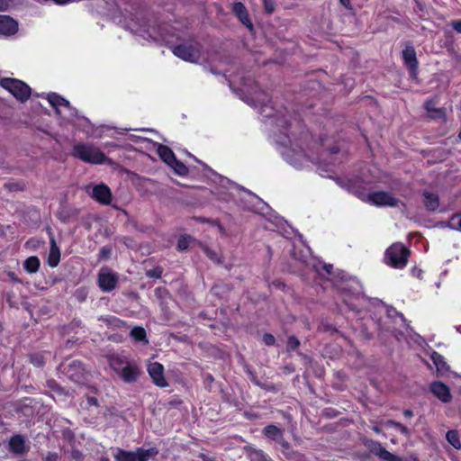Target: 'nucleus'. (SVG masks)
Wrapping results in <instances>:
<instances>
[{
    "mask_svg": "<svg viewBox=\"0 0 461 461\" xmlns=\"http://www.w3.org/2000/svg\"><path fill=\"white\" fill-rule=\"evenodd\" d=\"M263 434L271 440L277 441L282 438L283 430L276 425H267L263 429Z\"/></svg>",
    "mask_w": 461,
    "mask_h": 461,
    "instance_id": "27",
    "label": "nucleus"
},
{
    "mask_svg": "<svg viewBox=\"0 0 461 461\" xmlns=\"http://www.w3.org/2000/svg\"><path fill=\"white\" fill-rule=\"evenodd\" d=\"M300 346V340L295 336H290L287 339V351L295 350Z\"/></svg>",
    "mask_w": 461,
    "mask_h": 461,
    "instance_id": "42",
    "label": "nucleus"
},
{
    "mask_svg": "<svg viewBox=\"0 0 461 461\" xmlns=\"http://www.w3.org/2000/svg\"><path fill=\"white\" fill-rule=\"evenodd\" d=\"M379 458L384 460V461H402V458L398 456H395L394 454L387 451L386 449L382 452V455L379 456Z\"/></svg>",
    "mask_w": 461,
    "mask_h": 461,
    "instance_id": "44",
    "label": "nucleus"
},
{
    "mask_svg": "<svg viewBox=\"0 0 461 461\" xmlns=\"http://www.w3.org/2000/svg\"><path fill=\"white\" fill-rule=\"evenodd\" d=\"M109 364H110L111 368L119 375V373L123 368H125L126 365L129 364V361L123 356L112 355L109 357Z\"/></svg>",
    "mask_w": 461,
    "mask_h": 461,
    "instance_id": "26",
    "label": "nucleus"
},
{
    "mask_svg": "<svg viewBox=\"0 0 461 461\" xmlns=\"http://www.w3.org/2000/svg\"><path fill=\"white\" fill-rule=\"evenodd\" d=\"M40 267V260L37 257H30L28 258L24 263L23 267L28 273H35L38 271Z\"/></svg>",
    "mask_w": 461,
    "mask_h": 461,
    "instance_id": "33",
    "label": "nucleus"
},
{
    "mask_svg": "<svg viewBox=\"0 0 461 461\" xmlns=\"http://www.w3.org/2000/svg\"><path fill=\"white\" fill-rule=\"evenodd\" d=\"M30 360L33 366L41 367L45 363V357L42 353H33L31 354Z\"/></svg>",
    "mask_w": 461,
    "mask_h": 461,
    "instance_id": "38",
    "label": "nucleus"
},
{
    "mask_svg": "<svg viewBox=\"0 0 461 461\" xmlns=\"http://www.w3.org/2000/svg\"><path fill=\"white\" fill-rule=\"evenodd\" d=\"M446 226L449 229L461 232V213L454 214L446 222Z\"/></svg>",
    "mask_w": 461,
    "mask_h": 461,
    "instance_id": "36",
    "label": "nucleus"
},
{
    "mask_svg": "<svg viewBox=\"0 0 461 461\" xmlns=\"http://www.w3.org/2000/svg\"><path fill=\"white\" fill-rule=\"evenodd\" d=\"M452 28L458 33H461V20H456L451 23Z\"/></svg>",
    "mask_w": 461,
    "mask_h": 461,
    "instance_id": "53",
    "label": "nucleus"
},
{
    "mask_svg": "<svg viewBox=\"0 0 461 461\" xmlns=\"http://www.w3.org/2000/svg\"><path fill=\"white\" fill-rule=\"evenodd\" d=\"M276 442L279 443L280 446L282 447V453L285 456H289L292 455H297V451H294L291 448L290 444L284 438V435Z\"/></svg>",
    "mask_w": 461,
    "mask_h": 461,
    "instance_id": "37",
    "label": "nucleus"
},
{
    "mask_svg": "<svg viewBox=\"0 0 461 461\" xmlns=\"http://www.w3.org/2000/svg\"><path fill=\"white\" fill-rule=\"evenodd\" d=\"M425 109L430 118L440 119L445 117V111L441 108H436L435 103L432 100L425 103Z\"/></svg>",
    "mask_w": 461,
    "mask_h": 461,
    "instance_id": "28",
    "label": "nucleus"
},
{
    "mask_svg": "<svg viewBox=\"0 0 461 461\" xmlns=\"http://www.w3.org/2000/svg\"><path fill=\"white\" fill-rule=\"evenodd\" d=\"M224 288L225 287L223 285H216L212 288V294L219 296Z\"/></svg>",
    "mask_w": 461,
    "mask_h": 461,
    "instance_id": "50",
    "label": "nucleus"
},
{
    "mask_svg": "<svg viewBox=\"0 0 461 461\" xmlns=\"http://www.w3.org/2000/svg\"><path fill=\"white\" fill-rule=\"evenodd\" d=\"M62 368L66 375L76 383H79L84 377L85 369L77 360H73L67 366L62 365Z\"/></svg>",
    "mask_w": 461,
    "mask_h": 461,
    "instance_id": "16",
    "label": "nucleus"
},
{
    "mask_svg": "<svg viewBox=\"0 0 461 461\" xmlns=\"http://www.w3.org/2000/svg\"><path fill=\"white\" fill-rule=\"evenodd\" d=\"M125 29L140 35L145 40H157V31L155 27H149L146 22L140 23L139 19L132 25H125Z\"/></svg>",
    "mask_w": 461,
    "mask_h": 461,
    "instance_id": "13",
    "label": "nucleus"
},
{
    "mask_svg": "<svg viewBox=\"0 0 461 461\" xmlns=\"http://www.w3.org/2000/svg\"><path fill=\"white\" fill-rule=\"evenodd\" d=\"M402 59L409 68L411 77L416 78L418 75V59L415 49L411 44H407L402 50Z\"/></svg>",
    "mask_w": 461,
    "mask_h": 461,
    "instance_id": "14",
    "label": "nucleus"
},
{
    "mask_svg": "<svg viewBox=\"0 0 461 461\" xmlns=\"http://www.w3.org/2000/svg\"><path fill=\"white\" fill-rule=\"evenodd\" d=\"M0 86L22 103L27 101L31 96V87L21 80L9 77L2 78Z\"/></svg>",
    "mask_w": 461,
    "mask_h": 461,
    "instance_id": "7",
    "label": "nucleus"
},
{
    "mask_svg": "<svg viewBox=\"0 0 461 461\" xmlns=\"http://www.w3.org/2000/svg\"><path fill=\"white\" fill-rule=\"evenodd\" d=\"M162 268L161 267H155L153 269L148 270L146 275L149 277L151 278H160L162 275Z\"/></svg>",
    "mask_w": 461,
    "mask_h": 461,
    "instance_id": "47",
    "label": "nucleus"
},
{
    "mask_svg": "<svg viewBox=\"0 0 461 461\" xmlns=\"http://www.w3.org/2000/svg\"><path fill=\"white\" fill-rule=\"evenodd\" d=\"M76 295L78 298V300H80V301H84L85 298H86V294H84L83 291L77 290V293H76Z\"/></svg>",
    "mask_w": 461,
    "mask_h": 461,
    "instance_id": "58",
    "label": "nucleus"
},
{
    "mask_svg": "<svg viewBox=\"0 0 461 461\" xmlns=\"http://www.w3.org/2000/svg\"><path fill=\"white\" fill-rule=\"evenodd\" d=\"M249 456L250 461H271V458L261 449H250Z\"/></svg>",
    "mask_w": 461,
    "mask_h": 461,
    "instance_id": "34",
    "label": "nucleus"
},
{
    "mask_svg": "<svg viewBox=\"0 0 461 461\" xmlns=\"http://www.w3.org/2000/svg\"><path fill=\"white\" fill-rule=\"evenodd\" d=\"M259 113L267 119L271 127L270 138L276 144L277 149L283 158L296 169H303L309 166L310 163H317V159L310 154H306L305 150L299 145V141L306 140L307 134L300 137V139L292 138L287 132L288 121L286 120V110H276L272 101L267 103L259 102Z\"/></svg>",
    "mask_w": 461,
    "mask_h": 461,
    "instance_id": "1",
    "label": "nucleus"
},
{
    "mask_svg": "<svg viewBox=\"0 0 461 461\" xmlns=\"http://www.w3.org/2000/svg\"><path fill=\"white\" fill-rule=\"evenodd\" d=\"M289 461H303V455L297 452V455H292L289 456H285Z\"/></svg>",
    "mask_w": 461,
    "mask_h": 461,
    "instance_id": "54",
    "label": "nucleus"
},
{
    "mask_svg": "<svg viewBox=\"0 0 461 461\" xmlns=\"http://www.w3.org/2000/svg\"><path fill=\"white\" fill-rule=\"evenodd\" d=\"M432 393L443 402H450L452 395L447 385L442 382H433L430 384Z\"/></svg>",
    "mask_w": 461,
    "mask_h": 461,
    "instance_id": "19",
    "label": "nucleus"
},
{
    "mask_svg": "<svg viewBox=\"0 0 461 461\" xmlns=\"http://www.w3.org/2000/svg\"><path fill=\"white\" fill-rule=\"evenodd\" d=\"M87 403L91 406H97L98 401L95 397H88L87 398Z\"/></svg>",
    "mask_w": 461,
    "mask_h": 461,
    "instance_id": "55",
    "label": "nucleus"
},
{
    "mask_svg": "<svg viewBox=\"0 0 461 461\" xmlns=\"http://www.w3.org/2000/svg\"><path fill=\"white\" fill-rule=\"evenodd\" d=\"M329 150H330V152L331 154H336V153H338V152H339V148H338V147H332V148L329 149Z\"/></svg>",
    "mask_w": 461,
    "mask_h": 461,
    "instance_id": "64",
    "label": "nucleus"
},
{
    "mask_svg": "<svg viewBox=\"0 0 461 461\" xmlns=\"http://www.w3.org/2000/svg\"><path fill=\"white\" fill-rule=\"evenodd\" d=\"M206 255L212 260H216V254L209 249H205Z\"/></svg>",
    "mask_w": 461,
    "mask_h": 461,
    "instance_id": "56",
    "label": "nucleus"
},
{
    "mask_svg": "<svg viewBox=\"0 0 461 461\" xmlns=\"http://www.w3.org/2000/svg\"><path fill=\"white\" fill-rule=\"evenodd\" d=\"M59 115L66 122L73 123L84 131L87 132L93 128L90 121L86 117L79 115L77 110L72 107L68 101V107L64 106L62 108V114Z\"/></svg>",
    "mask_w": 461,
    "mask_h": 461,
    "instance_id": "8",
    "label": "nucleus"
},
{
    "mask_svg": "<svg viewBox=\"0 0 461 461\" xmlns=\"http://www.w3.org/2000/svg\"><path fill=\"white\" fill-rule=\"evenodd\" d=\"M99 321H102L105 322L107 325L113 326V327H120L121 324H123V322L120 319H118L114 316L100 317Z\"/></svg>",
    "mask_w": 461,
    "mask_h": 461,
    "instance_id": "40",
    "label": "nucleus"
},
{
    "mask_svg": "<svg viewBox=\"0 0 461 461\" xmlns=\"http://www.w3.org/2000/svg\"><path fill=\"white\" fill-rule=\"evenodd\" d=\"M263 342L267 346H273L276 342V339L272 334L266 333L263 336Z\"/></svg>",
    "mask_w": 461,
    "mask_h": 461,
    "instance_id": "48",
    "label": "nucleus"
},
{
    "mask_svg": "<svg viewBox=\"0 0 461 461\" xmlns=\"http://www.w3.org/2000/svg\"><path fill=\"white\" fill-rule=\"evenodd\" d=\"M192 238L190 236H181L177 241L178 250H186L191 243Z\"/></svg>",
    "mask_w": 461,
    "mask_h": 461,
    "instance_id": "41",
    "label": "nucleus"
},
{
    "mask_svg": "<svg viewBox=\"0 0 461 461\" xmlns=\"http://www.w3.org/2000/svg\"><path fill=\"white\" fill-rule=\"evenodd\" d=\"M215 178L219 181V187L213 192L220 200L229 202L235 199L236 193H243L245 196L241 199L242 207L246 210L266 215L269 211V206L256 194L239 186L230 179L215 174Z\"/></svg>",
    "mask_w": 461,
    "mask_h": 461,
    "instance_id": "2",
    "label": "nucleus"
},
{
    "mask_svg": "<svg viewBox=\"0 0 461 461\" xmlns=\"http://www.w3.org/2000/svg\"><path fill=\"white\" fill-rule=\"evenodd\" d=\"M158 450L157 447L145 449L138 447L135 451H127L122 448H117L113 456L116 461H147L157 456Z\"/></svg>",
    "mask_w": 461,
    "mask_h": 461,
    "instance_id": "6",
    "label": "nucleus"
},
{
    "mask_svg": "<svg viewBox=\"0 0 461 461\" xmlns=\"http://www.w3.org/2000/svg\"><path fill=\"white\" fill-rule=\"evenodd\" d=\"M139 373L137 366L129 362L125 368L119 373V375L125 383H133L137 380Z\"/></svg>",
    "mask_w": 461,
    "mask_h": 461,
    "instance_id": "23",
    "label": "nucleus"
},
{
    "mask_svg": "<svg viewBox=\"0 0 461 461\" xmlns=\"http://www.w3.org/2000/svg\"><path fill=\"white\" fill-rule=\"evenodd\" d=\"M410 250L401 242L392 244L384 253L385 263L398 269H402L406 267Z\"/></svg>",
    "mask_w": 461,
    "mask_h": 461,
    "instance_id": "5",
    "label": "nucleus"
},
{
    "mask_svg": "<svg viewBox=\"0 0 461 461\" xmlns=\"http://www.w3.org/2000/svg\"><path fill=\"white\" fill-rule=\"evenodd\" d=\"M335 287L340 293L344 303L352 311L367 310L370 299L363 294L360 282L355 277L348 276L345 272H339L333 280Z\"/></svg>",
    "mask_w": 461,
    "mask_h": 461,
    "instance_id": "3",
    "label": "nucleus"
},
{
    "mask_svg": "<svg viewBox=\"0 0 461 461\" xmlns=\"http://www.w3.org/2000/svg\"><path fill=\"white\" fill-rule=\"evenodd\" d=\"M48 385L50 388H51L53 391L61 393V388L57 384V383L53 380L48 381Z\"/></svg>",
    "mask_w": 461,
    "mask_h": 461,
    "instance_id": "51",
    "label": "nucleus"
},
{
    "mask_svg": "<svg viewBox=\"0 0 461 461\" xmlns=\"http://www.w3.org/2000/svg\"><path fill=\"white\" fill-rule=\"evenodd\" d=\"M332 267H332V265H330V264H324V265H323V269L326 271V273H327L328 275H331V269H332Z\"/></svg>",
    "mask_w": 461,
    "mask_h": 461,
    "instance_id": "59",
    "label": "nucleus"
},
{
    "mask_svg": "<svg viewBox=\"0 0 461 461\" xmlns=\"http://www.w3.org/2000/svg\"><path fill=\"white\" fill-rule=\"evenodd\" d=\"M130 335L135 341L144 342V343L149 342L147 339L146 330L142 327H140V326L133 327L131 330Z\"/></svg>",
    "mask_w": 461,
    "mask_h": 461,
    "instance_id": "31",
    "label": "nucleus"
},
{
    "mask_svg": "<svg viewBox=\"0 0 461 461\" xmlns=\"http://www.w3.org/2000/svg\"><path fill=\"white\" fill-rule=\"evenodd\" d=\"M18 31V23L7 15H0V35L8 37Z\"/></svg>",
    "mask_w": 461,
    "mask_h": 461,
    "instance_id": "18",
    "label": "nucleus"
},
{
    "mask_svg": "<svg viewBox=\"0 0 461 461\" xmlns=\"http://www.w3.org/2000/svg\"><path fill=\"white\" fill-rule=\"evenodd\" d=\"M131 139L137 140L139 141H149V142H151L154 145V147H156L157 153L159 156V158L165 163H167V165H169L176 158V156H175L174 152L167 146H165V145H162L160 143L152 141L151 140H149L148 138H144V137H140V136L131 135Z\"/></svg>",
    "mask_w": 461,
    "mask_h": 461,
    "instance_id": "15",
    "label": "nucleus"
},
{
    "mask_svg": "<svg viewBox=\"0 0 461 461\" xmlns=\"http://www.w3.org/2000/svg\"><path fill=\"white\" fill-rule=\"evenodd\" d=\"M50 248L48 256V265L50 267H56L60 260V250L58 247L54 238H50Z\"/></svg>",
    "mask_w": 461,
    "mask_h": 461,
    "instance_id": "25",
    "label": "nucleus"
},
{
    "mask_svg": "<svg viewBox=\"0 0 461 461\" xmlns=\"http://www.w3.org/2000/svg\"><path fill=\"white\" fill-rule=\"evenodd\" d=\"M118 275L108 267H102L98 273V285L104 293L113 291L118 284Z\"/></svg>",
    "mask_w": 461,
    "mask_h": 461,
    "instance_id": "11",
    "label": "nucleus"
},
{
    "mask_svg": "<svg viewBox=\"0 0 461 461\" xmlns=\"http://www.w3.org/2000/svg\"><path fill=\"white\" fill-rule=\"evenodd\" d=\"M232 12L246 27L249 30L253 29V24L249 19L248 10L241 2H236L232 5Z\"/></svg>",
    "mask_w": 461,
    "mask_h": 461,
    "instance_id": "20",
    "label": "nucleus"
},
{
    "mask_svg": "<svg viewBox=\"0 0 461 461\" xmlns=\"http://www.w3.org/2000/svg\"><path fill=\"white\" fill-rule=\"evenodd\" d=\"M378 307H379L380 311H384V310L386 314L388 315V317L393 318V316H397V317H399L402 320V321L405 322L406 320H405L403 314L399 312H397L395 309H393V308H387V307H385V306H384L382 304L379 305Z\"/></svg>",
    "mask_w": 461,
    "mask_h": 461,
    "instance_id": "39",
    "label": "nucleus"
},
{
    "mask_svg": "<svg viewBox=\"0 0 461 461\" xmlns=\"http://www.w3.org/2000/svg\"><path fill=\"white\" fill-rule=\"evenodd\" d=\"M430 358L438 372L445 373L448 370V366L447 365L444 357L439 353L433 351Z\"/></svg>",
    "mask_w": 461,
    "mask_h": 461,
    "instance_id": "29",
    "label": "nucleus"
},
{
    "mask_svg": "<svg viewBox=\"0 0 461 461\" xmlns=\"http://www.w3.org/2000/svg\"><path fill=\"white\" fill-rule=\"evenodd\" d=\"M380 424L385 428L393 427V428L397 429L406 438H410L411 435L410 429H408L406 426H404L402 423L397 422L395 420H388L385 421H381Z\"/></svg>",
    "mask_w": 461,
    "mask_h": 461,
    "instance_id": "30",
    "label": "nucleus"
},
{
    "mask_svg": "<svg viewBox=\"0 0 461 461\" xmlns=\"http://www.w3.org/2000/svg\"><path fill=\"white\" fill-rule=\"evenodd\" d=\"M264 5V10L267 14H271L276 10V3L274 0H261Z\"/></svg>",
    "mask_w": 461,
    "mask_h": 461,
    "instance_id": "45",
    "label": "nucleus"
},
{
    "mask_svg": "<svg viewBox=\"0 0 461 461\" xmlns=\"http://www.w3.org/2000/svg\"><path fill=\"white\" fill-rule=\"evenodd\" d=\"M148 372L152 378L154 384H156L159 387H165L167 385V383L164 376V367L158 362L150 363L148 366Z\"/></svg>",
    "mask_w": 461,
    "mask_h": 461,
    "instance_id": "17",
    "label": "nucleus"
},
{
    "mask_svg": "<svg viewBox=\"0 0 461 461\" xmlns=\"http://www.w3.org/2000/svg\"><path fill=\"white\" fill-rule=\"evenodd\" d=\"M47 100L58 114H62V108L64 106L68 107V100L56 93L48 94Z\"/></svg>",
    "mask_w": 461,
    "mask_h": 461,
    "instance_id": "24",
    "label": "nucleus"
},
{
    "mask_svg": "<svg viewBox=\"0 0 461 461\" xmlns=\"http://www.w3.org/2000/svg\"><path fill=\"white\" fill-rule=\"evenodd\" d=\"M48 385L50 388H51L53 391L61 393V388L57 384V383L53 380L48 381Z\"/></svg>",
    "mask_w": 461,
    "mask_h": 461,
    "instance_id": "52",
    "label": "nucleus"
},
{
    "mask_svg": "<svg viewBox=\"0 0 461 461\" xmlns=\"http://www.w3.org/2000/svg\"><path fill=\"white\" fill-rule=\"evenodd\" d=\"M72 156L81 161L93 165L105 163L107 158L96 146L91 143H76L73 146Z\"/></svg>",
    "mask_w": 461,
    "mask_h": 461,
    "instance_id": "4",
    "label": "nucleus"
},
{
    "mask_svg": "<svg viewBox=\"0 0 461 461\" xmlns=\"http://www.w3.org/2000/svg\"><path fill=\"white\" fill-rule=\"evenodd\" d=\"M9 449L16 455H22L28 450L25 445V438L22 435H14L9 440Z\"/></svg>",
    "mask_w": 461,
    "mask_h": 461,
    "instance_id": "22",
    "label": "nucleus"
},
{
    "mask_svg": "<svg viewBox=\"0 0 461 461\" xmlns=\"http://www.w3.org/2000/svg\"><path fill=\"white\" fill-rule=\"evenodd\" d=\"M283 221L284 220L280 217H275V220L273 221V223L276 226V227H281L282 224H283Z\"/></svg>",
    "mask_w": 461,
    "mask_h": 461,
    "instance_id": "57",
    "label": "nucleus"
},
{
    "mask_svg": "<svg viewBox=\"0 0 461 461\" xmlns=\"http://www.w3.org/2000/svg\"><path fill=\"white\" fill-rule=\"evenodd\" d=\"M168 166L180 176H185L188 174L187 167L176 158Z\"/></svg>",
    "mask_w": 461,
    "mask_h": 461,
    "instance_id": "32",
    "label": "nucleus"
},
{
    "mask_svg": "<svg viewBox=\"0 0 461 461\" xmlns=\"http://www.w3.org/2000/svg\"><path fill=\"white\" fill-rule=\"evenodd\" d=\"M380 426H382V425L379 423V425H375L373 427V430L377 434L382 433V429H381Z\"/></svg>",
    "mask_w": 461,
    "mask_h": 461,
    "instance_id": "62",
    "label": "nucleus"
},
{
    "mask_svg": "<svg viewBox=\"0 0 461 461\" xmlns=\"http://www.w3.org/2000/svg\"><path fill=\"white\" fill-rule=\"evenodd\" d=\"M59 456L56 452H48L44 457V461H58Z\"/></svg>",
    "mask_w": 461,
    "mask_h": 461,
    "instance_id": "49",
    "label": "nucleus"
},
{
    "mask_svg": "<svg viewBox=\"0 0 461 461\" xmlns=\"http://www.w3.org/2000/svg\"><path fill=\"white\" fill-rule=\"evenodd\" d=\"M447 442L456 449L461 448V442L456 430H449L446 435Z\"/></svg>",
    "mask_w": 461,
    "mask_h": 461,
    "instance_id": "35",
    "label": "nucleus"
},
{
    "mask_svg": "<svg viewBox=\"0 0 461 461\" xmlns=\"http://www.w3.org/2000/svg\"><path fill=\"white\" fill-rule=\"evenodd\" d=\"M88 194L101 204L108 205L112 202V192L105 184H99L86 189Z\"/></svg>",
    "mask_w": 461,
    "mask_h": 461,
    "instance_id": "12",
    "label": "nucleus"
},
{
    "mask_svg": "<svg viewBox=\"0 0 461 461\" xmlns=\"http://www.w3.org/2000/svg\"><path fill=\"white\" fill-rule=\"evenodd\" d=\"M423 204L427 211L433 212H436L439 207V197L437 193L430 191H423Z\"/></svg>",
    "mask_w": 461,
    "mask_h": 461,
    "instance_id": "21",
    "label": "nucleus"
},
{
    "mask_svg": "<svg viewBox=\"0 0 461 461\" xmlns=\"http://www.w3.org/2000/svg\"><path fill=\"white\" fill-rule=\"evenodd\" d=\"M7 7L6 0H0V10H4Z\"/></svg>",
    "mask_w": 461,
    "mask_h": 461,
    "instance_id": "63",
    "label": "nucleus"
},
{
    "mask_svg": "<svg viewBox=\"0 0 461 461\" xmlns=\"http://www.w3.org/2000/svg\"><path fill=\"white\" fill-rule=\"evenodd\" d=\"M340 4L348 9H350V0H339Z\"/></svg>",
    "mask_w": 461,
    "mask_h": 461,
    "instance_id": "60",
    "label": "nucleus"
},
{
    "mask_svg": "<svg viewBox=\"0 0 461 461\" xmlns=\"http://www.w3.org/2000/svg\"><path fill=\"white\" fill-rule=\"evenodd\" d=\"M173 54L188 62H197L200 59V50L196 44H179L171 47Z\"/></svg>",
    "mask_w": 461,
    "mask_h": 461,
    "instance_id": "9",
    "label": "nucleus"
},
{
    "mask_svg": "<svg viewBox=\"0 0 461 461\" xmlns=\"http://www.w3.org/2000/svg\"><path fill=\"white\" fill-rule=\"evenodd\" d=\"M366 201L377 206L397 207L401 203L399 199L395 198L391 193L384 191L368 194Z\"/></svg>",
    "mask_w": 461,
    "mask_h": 461,
    "instance_id": "10",
    "label": "nucleus"
},
{
    "mask_svg": "<svg viewBox=\"0 0 461 461\" xmlns=\"http://www.w3.org/2000/svg\"><path fill=\"white\" fill-rule=\"evenodd\" d=\"M403 415L406 418H411V417H412L413 413H412V411L411 410L407 409V410L403 411Z\"/></svg>",
    "mask_w": 461,
    "mask_h": 461,
    "instance_id": "61",
    "label": "nucleus"
},
{
    "mask_svg": "<svg viewBox=\"0 0 461 461\" xmlns=\"http://www.w3.org/2000/svg\"><path fill=\"white\" fill-rule=\"evenodd\" d=\"M112 253V248L110 246H104L100 249L98 258L99 260L106 259Z\"/></svg>",
    "mask_w": 461,
    "mask_h": 461,
    "instance_id": "46",
    "label": "nucleus"
},
{
    "mask_svg": "<svg viewBox=\"0 0 461 461\" xmlns=\"http://www.w3.org/2000/svg\"><path fill=\"white\" fill-rule=\"evenodd\" d=\"M384 450H385V448L382 446L381 443L376 442V441H373L371 443L370 451L374 455L380 456L382 455V452H384Z\"/></svg>",
    "mask_w": 461,
    "mask_h": 461,
    "instance_id": "43",
    "label": "nucleus"
}]
</instances>
